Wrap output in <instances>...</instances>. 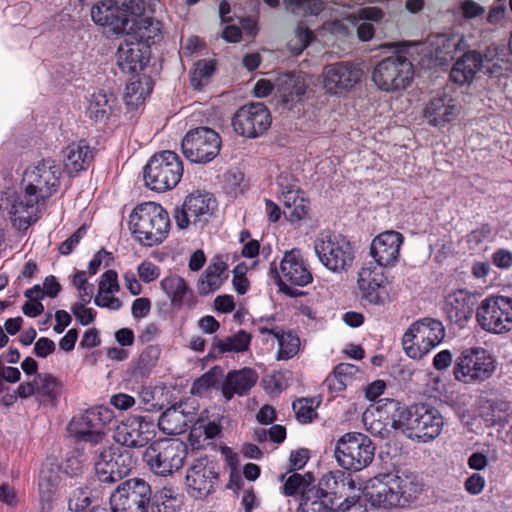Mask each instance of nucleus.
I'll list each match as a JSON object with an SVG mask.
<instances>
[{
	"label": "nucleus",
	"mask_w": 512,
	"mask_h": 512,
	"mask_svg": "<svg viewBox=\"0 0 512 512\" xmlns=\"http://www.w3.org/2000/svg\"><path fill=\"white\" fill-rule=\"evenodd\" d=\"M226 270L224 262L211 263L201 275L197 283V289L200 295H208L218 290L223 284L222 274Z\"/></svg>",
	"instance_id": "obj_38"
},
{
	"label": "nucleus",
	"mask_w": 512,
	"mask_h": 512,
	"mask_svg": "<svg viewBox=\"0 0 512 512\" xmlns=\"http://www.w3.org/2000/svg\"><path fill=\"white\" fill-rule=\"evenodd\" d=\"M482 415L490 425H504L510 415V405L503 400H488L483 406Z\"/></svg>",
	"instance_id": "obj_43"
},
{
	"label": "nucleus",
	"mask_w": 512,
	"mask_h": 512,
	"mask_svg": "<svg viewBox=\"0 0 512 512\" xmlns=\"http://www.w3.org/2000/svg\"><path fill=\"white\" fill-rule=\"evenodd\" d=\"M76 435L81 441L90 447V452L94 455V461L96 460V450H98L99 447L113 445L107 439L106 434L100 429L92 430L77 428Z\"/></svg>",
	"instance_id": "obj_46"
},
{
	"label": "nucleus",
	"mask_w": 512,
	"mask_h": 512,
	"mask_svg": "<svg viewBox=\"0 0 512 512\" xmlns=\"http://www.w3.org/2000/svg\"><path fill=\"white\" fill-rule=\"evenodd\" d=\"M86 234V227H79L68 239H66L60 246L59 252L62 255H69L74 248L80 243L81 239Z\"/></svg>",
	"instance_id": "obj_57"
},
{
	"label": "nucleus",
	"mask_w": 512,
	"mask_h": 512,
	"mask_svg": "<svg viewBox=\"0 0 512 512\" xmlns=\"http://www.w3.org/2000/svg\"><path fill=\"white\" fill-rule=\"evenodd\" d=\"M358 372L359 369L356 365L340 363L334 368L333 372L326 377L324 386L332 393L341 392L352 382Z\"/></svg>",
	"instance_id": "obj_36"
},
{
	"label": "nucleus",
	"mask_w": 512,
	"mask_h": 512,
	"mask_svg": "<svg viewBox=\"0 0 512 512\" xmlns=\"http://www.w3.org/2000/svg\"><path fill=\"white\" fill-rule=\"evenodd\" d=\"M250 342V334L244 330H240L234 335L214 341L208 353V357L217 358L219 355L227 352L240 353L247 351Z\"/></svg>",
	"instance_id": "obj_34"
},
{
	"label": "nucleus",
	"mask_w": 512,
	"mask_h": 512,
	"mask_svg": "<svg viewBox=\"0 0 512 512\" xmlns=\"http://www.w3.org/2000/svg\"><path fill=\"white\" fill-rule=\"evenodd\" d=\"M280 271L282 280L291 285L303 287L312 282V274L298 249L285 252L280 263Z\"/></svg>",
	"instance_id": "obj_27"
},
{
	"label": "nucleus",
	"mask_w": 512,
	"mask_h": 512,
	"mask_svg": "<svg viewBox=\"0 0 512 512\" xmlns=\"http://www.w3.org/2000/svg\"><path fill=\"white\" fill-rule=\"evenodd\" d=\"M158 426L166 434H180L185 427L184 415L174 407L169 408L160 416Z\"/></svg>",
	"instance_id": "obj_45"
},
{
	"label": "nucleus",
	"mask_w": 512,
	"mask_h": 512,
	"mask_svg": "<svg viewBox=\"0 0 512 512\" xmlns=\"http://www.w3.org/2000/svg\"><path fill=\"white\" fill-rule=\"evenodd\" d=\"M414 67L405 56L395 54L379 61L373 69L372 80L382 91L405 89L412 82Z\"/></svg>",
	"instance_id": "obj_12"
},
{
	"label": "nucleus",
	"mask_w": 512,
	"mask_h": 512,
	"mask_svg": "<svg viewBox=\"0 0 512 512\" xmlns=\"http://www.w3.org/2000/svg\"><path fill=\"white\" fill-rule=\"evenodd\" d=\"M485 479L479 473L470 475L464 483L465 490L471 495H479L485 487Z\"/></svg>",
	"instance_id": "obj_60"
},
{
	"label": "nucleus",
	"mask_w": 512,
	"mask_h": 512,
	"mask_svg": "<svg viewBox=\"0 0 512 512\" xmlns=\"http://www.w3.org/2000/svg\"><path fill=\"white\" fill-rule=\"evenodd\" d=\"M91 504V499L88 491L84 489H76L73 496L69 500V507L74 508L76 511L85 510Z\"/></svg>",
	"instance_id": "obj_58"
},
{
	"label": "nucleus",
	"mask_w": 512,
	"mask_h": 512,
	"mask_svg": "<svg viewBox=\"0 0 512 512\" xmlns=\"http://www.w3.org/2000/svg\"><path fill=\"white\" fill-rule=\"evenodd\" d=\"M151 487L143 479L132 478L121 483L110 497L112 512H148Z\"/></svg>",
	"instance_id": "obj_15"
},
{
	"label": "nucleus",
	"mask_w": 512,
	"mask_h": 512,
	"mask_svg": "<svg viewBox=\"0 0 512 512\" xmlns=\"http://www.w3.org/2000/svg\"><path fill=\"white\" fill-rule=\"evenodd\" d=\"M118 110V99L113 92L101 89L94 92L87 107V115L95 122H106Z\"/></svg>",
	"instance_id": "obj_31"
},
{
	"label": "nucleus",
	"mask_w": 512,
	"mask_h": 512,
	"mask_svg": "<svg viewBox=\"0 0 512 512\" xmlns=\"http://www.w3.org/2000/svg\"><path fill=\"white\" fill-rule=\"evenodd\" d=\"M458 113L457 101L443 91L437 93L427 102L423 116L429 125L442 127L454 120Z\"/></svg>",
	"instance_id": "obj_24"
},
{
	"label": "nucleus",
	"mask_w": 512,
	"mask_h": 512,
	"mask_svg": "<svg viewBox=\"0 0 512 512\" xmlns=\"http://www.w3.org/2000/svg\"><path fill=\"white\" fill-rule=\"evenodd\" d=\"M182 152L193 163L212 161L220 152L221 138L209 127H197L189 130L182 139Z\"/></svg>",
	"instance_id": "obj_14"
},
{
	"label": "nucleus",
	"mask_w": 512,
	"mask_h": 512,
	"mask_svg": "<svg viewBox=\"0 0 512 512\" xmlns=\"http://www.w3.org/2000/svg\"><path fill=\"white\" fill-rule=\"evenodd\" d=\"M476 303L475 294L457 289L446 296L443 309L450 323L462 327L471 318Z\"/></svg>",
	"instance_id": "obj_23"
},
{
	"label": "nucleus",
	"mask_w": 512,
	"mask_h": 512,
	"mask_svg": "<svg viewBox=\"0 0 512 512\" xmlns=\"http://www.w3.org/2000/svg\"><path fill=\"white\" fill-rule=\"evenodd\" d=\"M289 4L302 8L311 15H318L323 7L324 0H285Z\"/></svg>",
	"instance_id": "obj_59"
},
{
	"label": "nucleus",
	"mask_w": 512,
	"mask_h": 512,
	"mask_svg": "<svg viewBox=\"0 0 512 512\" xmlns=\"http://www.w3.org/2000/svg\"><path fill=\"white\" fill-rule=\"evenodd\" d=\"M309 210L308 201L304 198L291 204V209L283 210L284 217L291 223L304 219Z\"/></svg>",
	"instance_id": "obj_52"
},
{
	"label": "nucleus",
	"mask_w": 512,
	"mask_h": 512,
	"mask_svg": "<svg viewBox=\"0 0 512 512\" xmlns=\"http://www.w3.org/2000/svg\"><path fill=\"white\" fill-rule=\"evenodd\" d=\"M123 12L129 13L130 21L135 24L136 17L145 10L144 0H115L114 2Z\"/></svg>",
	"instance_id": "obj_53"
},
{
	"label": "nucleus",
	"mask_w": 512,
	"mask_h": 512,
	"mask_svg": "<svg viewBox=\"0 0 512 512\" xmlns=\"http://www.w3.org/2000/svg\"><path fill=\"white\" fill-rule=\"evenodd\" d=\"M137 458L132 450L118 444L96 450L95 472L100 482L114 483L127 476Z\"/></svg>",
	"instance_id": "obj_10"
},
{
	"label": "nucleus",
	"mask_w": 512,
	"mask_h": 512,
	"mask_svg": "<svg viewBox=\"0 0 512 512\" xmlns=\"http://www.w3.org/2000/svg\"><path fill=\"white\" fill-rule=\"evenodd\" d=\"M224 377V370L221 366H214L209 371L197 378L192 385L193 394H202L210 388L221 389V381Z\"/></svg>",
	"instance_id": "obj_44"
},
{
	"label": "nucleus",
	"mask_w": 512,
	"mask_h": 512,
	"mask_svg": "<svg viewBox=\"0 0 512 512\" xmlns=\"http://www.w3.org/2000/svg\"><path fill=\"white\" fill-rule=\"evenodd\" d=\"M218 475L216 463L208 457L195 459L189 466L185 478L188 494L195 499L206 498L215 490Z\"/></svg>",
	"instance_id": "obj_17"
},
{
	"label": "nucleus",
	"mask_w": 512,
	"mask_h": 512,
	"mask_svg": "<svg viewBox=\"0 0 512 512\" xmlns=\"http://www.w3.org/2000/svg\"><path fill=\"white\" fill-rule=\"evenodd\" d=\"M187 457V446L178 439L163 438L152 442L143 460L157 475L166 476L179 470Z\"/></svg>",
	"instance_id": "obj_9"
},
{
	"label": "nucleus",
	"mask_w": 512,
	"mask_h": 512,
	"mask_svg": "<svg viewBox=\"0 0 512 512\" xmlns=\"http://www.w3.org/2000/svg\"><path fill=\"white\" fill-rule=\"evenodd\" d=\"M262 333L272 334L278 341L279 349H278V359L279 360H288L294 357L298 351L300 346V339L297 335L293 334L291 331L283 332L278 331L276 329H266L263 328L261 330Z\"/></svg>",
	"instance_id": "obj_40"
},
{
	"label": "nucleus",
	"mask_w": 512,
	"mask_h": 512,
	"mask_svg": "<svg viewBox=\"0 0 512 512\" xmlns=\"http://www.w3.org/2000/svg\"><path fill=\"white\" fill-rule=\"evenodd\" d=\"M154 433V422L147 416L128 417L117 426L114 434L116 444L123 447L138 448L145 446Z\"/></svg>",
	"instance_id": "obj_20"
},
{
	"label": "nucleus",
	"mask_w": 512,
	"mask_h": 512,
	"mask_svg": "<svg viewBox=\"0 0 512 512\" xmlns=\"http://www.w3.org/2000/svg\"><path fill=\"white\" fill-rule=\"evenodd\" d=\"M77 425L79 428L83 429L99 430L103 423L98 412L95 410H87L79 417Z\"/></svg>",
	"instance_id": "obj_56"
},
{
	"label": "nucleus",
	"mask_w": 512,
	"mask_h": 512,
	"mask_svg": "<svg viewBox=\"0 0 512 512\" xmlns=\"http://www.w3.org/2000/svg\"><path fill=\"white\" fill-rule=\"evenodd\" d=\"M129 16L111 1H99L91 8L92 20L113 34L129 33L133 29Z\"/></svg>",
	"instance_id": "obj_22"
},
{
	"label": "nucleus",
	"mask_w": 512,
	"mask_h": 512,
	"mask_svg": "<svg viewBox=\"0 0 512 512\" xmlns=\"http://www.w3.org/2000/svg\"><path fill=\"white\" fill-rule=\"evenodd\" d=\"M183 505L182 496L172 488H162L151 494V512H179Z\"/></svg>",
	"instance_id": "obj_35"
},
{
	"label": "nucleus",
	"mask_w": 512,
	"mask_h": 512,
	"mask_svg": "<svg viewBox=\"0 0 512 512\" xmlns=\"http://www.w3.org/2000/svg\"><path fill=\"white\" fill-rule=\"evenodd\" d=\"M132 315L135 319L146 317L151 310V301L148 298H137L132 303Z\"/></svg>",
	"instance_id": "obj_63"
},
{
	"label": "nucleus",
	"mask_w": 512,
	"mask_h": 512,
	"mask_svg": "<svg viewBox=\"0 0 512 512\" xmlns=\"http://www.w3.org/2000/svg\"><path fill=\"white\" fill-rule=\"evenodd\" d=\"M183 175V163L173 151L154 154L144 167V181L148 188L165 192L174 188Z\"/></svg>",
	"instance_id": "obj_5"
},
{
	"label": "nucleus",
	"mask_w": 512,
	"mask_h": 512,
	"mask_svg": "<svg viewBox=\"0 0 512 512\" xmlns=\"http://www.w3.org/2000/svg\"><path fill=\"white\" fill-rule=\"evenodd\" d=\"M278 185L281 191V200L284 205V210L291 209L292 203L304 198V192L301 191L295 182H289L287 176L281 175L278 178Z\"/></svg>",
	"instance_id": "obj_49"
},
{
	"label": "nucleus",
	"mask_w": 512,
	"mask_h": 512,
	"mask_svg": "<svg viewBox=\"0 0 512 512\" xmlns=\"http://www.w3.org/2000/svg\"><path fill=\"white\" fill-rule=\"evenodd\" d=\"M280 91L285 102H292L300 98L306 91L304 79L295 74H285L278 79Z\"/></svg>",
	"instance_id": "obj_42"
},
{
	"label": "nucleus",
	"mask_w": 512,
	"mask_h": 512,
	"mask_svg": "<svg viewBox=\"0 0 512 512\" xmlns=\"http://www.w3.org/2000/svg\"><path fill=\"white\" fill-rule=\"evenodd\" d=\"M214 203V199L207 193H191L181 206L174 209L176 226L179 229H186L191 224L203 227L212 215Z\"/></svg>",
	"instance_id": "obj_16"
},
{
	"label": "nucleus",
	"mask_w": 512,
	"mask_h": 512,
	"mask_svg": "<svg viewBox=\"0 0 512 512\" xmlns=\"http://www.w3.org/2000/svg\"><path fill=\"white\" fill-rule=\"evenodd\" d=\"M483 57L475 50L467 51L453 65L450 79L459 85L470 83L482 69Z\"/></svg>",
	"instance_id": "obj_32"
},
{
	"label": "nucleus",
	"mask_w": 512,
	"mask_h": 512,
	"mask_svg": "<svg viewBox=\"0 0 512 512\" xmlns=\"http://www.w3.org/2000/svg\"><path fill=\"white\" fill-rule=\"evenodd\" d=\"M498 366L496 358L484 348H468L456 358L453 374L465 384L480 383L493 376Z\"/></svg>",
	"instance_id": "obj_8"
},
{
	"label": "nucleus",
	"mask_w": 512,
	"mask_h": 512,
	"mask_svg": "<svg viewBox=\"0 0 512 512\" xmlns=\"http://www.w3.org/2000/svg\"><path fill=\"white\" fill-rule=\"evenodd\" d=\"M160 286L171 300V305L174 308L180 309L183 306L193 308L195 306L196 298L193 291L182 277L177 275L165 277Z\"/></svg>",
	"instance_id": "obj_29"
},
{
	"label": "nucleus",
	"mask_w": 512,
	"mask_h": 512,
	"mask_svg": "<svg viewBox=\"0 0 512 512\" xmlns=\"http://www.w3.org/2000/svg\"><path fill=\"white\" fill-rule=\"evenodd\" d=\"M445 337L442 322L435 318H423L410 325L402 338L403 349L413 359H420Z\"/></svg>",
	"instance_id": "obj_7"
},
{
	"label": "nucleus",
	"mask_w": 512,
	"mask_h": 512,
	"mask_svg": "<svg viewBox=\"0 0 512 512\" xmlns=\"http://www.w3.org/2000/svg\"><path fill=\"white\" fill-rule=\"evenodd\" d=\"M386 278L383 273V267L374 262L365 264L358 273V287L362 298L370 304H384L387 292L384 287Z\"/></svg>",
	"instance_id": "obj_21"
},
{
	"label": "nucleus",
	"mask_w": 512,
	"mask_h": 512,
	"mask_svg": "<svg viewBox=\"0 0 512 512\" xmlns=\"http://www.w3.org/2000/svg\"><path fill=\"white\" fill-rule=\"evenodd\" d=\"M100 292H105L106 294H112L119 290L118 277L117 273L114 270H108L102 274L99 281Z\"/></svg>",
	"instance_id": "obj_55"
},
{
	"label": "nucleus",
	"mask_w": 512,
	"mask_h": 512,
	"mask_svg": "<svg viewBox=\"0 0 512 512\" xmlns=\"http://www.w3.org/2000/svg\"><path fill=\"white\" fill-rule=\"evenodd\" d=\"M150 47L142 41L120 43L117 53V65L124 73H135L142 70L149 60Z\"/></svg>",
	"instance_id": "obj_26"
},
{
	"label": "nucleus",
	"mask_w": 512,
	"mask_h": 512,
	"mask_svg": "<svg viewBox=\"0 0 512 512\" xmlns=\"http://www.w3.org/2000/svg\"><path fill=\"white\" fill-rule=\"evenodd\" d=\"M403 240V235L397 231H386L379 234L370 246V255L373 257L374 263L383 268L394 265L398 260Z\"/></svg>",
	"instance_id": "obj_25"
},
{
	"label": "nucleus",
	"mask_w": 512,
	"mask_h": 512,
	"mask_svg": "<svg viewBox=\"0 0 512 512\" xmlns=\"http://www.w3.org/2000/svg\"><path fill=\"white\" fill-rule=\"evenodd\" d=\"M318 406L319 401L315 398H301L292 405L296 419L303 424L310 423L317 417Z\"/></svg>",
	"instance_id": "obj_48"
},
{
	"label": "nucleus",
	"mask_w": 512,
	"mask_h": 512,
	"mask_svg": "<svg viewBox=\"0 0 512 512\" xmlns=\"http://www.w3.org/2000/svg\"><path fill=\"white\" fill-rule=\"evenodd\" d=\"M73 285L78 289L81 301L85 304L89 303L93 296L94 287L87 282L84 271H77L75 273Z\"/></svg>",
	"instance_id": "obj_51"
},
{
	"label": "nucleus",
	"mask_w": 512,
	"mask_h": 512,
	"mask_svg": "<svg viewBox=\"0 0 512 512\" xmlns=\"http://www.w3.org/2000/svg\"><path fill=\"white\" fill-rule=\"evenodd\" d=\"M257 379V373L250 368L231 371L222 382V394L227 400L232 399L235 394L245 395L256 384Z\"/></svg>",
	"instance_id": "obj_30"
},
{
	"label": "nucleus",
	"mask_w": 512,
	"mask_h": 512,
	"mask_svg": "<svg viewBox=\"0 0 512 512\" xmlns=\"http://www.w3.org/2000/svg\"><path fill=\"white\" fill-rule=\"evenodd\" d=\"M334 452L342 468L360 471L373 461L375 446L367 435L350 432L337 440Z\"/></svg>",
	"instance_id": "obj_11"
},
{
	"label": "nucleus",
	"mask_w": 512,
	"mask_h": 512,
	"mask_svg": "<svg viewBox=\"0 0 512 512\" xmlns=\"http://www.w3.org/2000/svg\"><path fill=\"white\" fill-rule=\"evenodd\" d=\"M215 66L212 60H199L194 69L190 73V83L195 90H202L203 86L208 83Z\"/></svg>",
	"instance_id": "obj_47"
},
{
	"label": "nucleus",
	"mask_w": 512,
	"mask_h": 512,
	"mask_svg": "<svg viewBox=\"0 0 512 512\" xmlns=\"http://www.w3.org/2000/svg\"><path fill=\"white\" fill-rule=\"evenodd\" d=\"M337 509L345 511L348 506L338 503L333 493L313 487L302 492L297 512H332Z\"/></svg>",
	"instance_id": "obj_28"
},
{
	"label": "nucleus",
	"mask_w": 512,
	"mask_h": 512,
	"mask_svg": "<svg viewBox=\"0 0 512 512\" xmlns=\"http://www.w3.org/2000/svg\"><path fill=\"white\" fill-rule=\"evenodd\" d=\"M152 91V82L150 78L130 81L126 85L124 102L129 109L138 108L145 101L146 97Z\"/></svg>",
	"instance_id": "obj_39"
},
{
	"label": "nucleus",
	"mask_w": 512,
	"mask_h": 512,
	"mask_svg": "<svg viewBox=\"0 0 512 512\" xmlns=\"http://www.w3.org/2000/svg\"><path fill=\"white\" fill-rule=\"evenodd\" d=\"M37 398L40 401L55 403L62 392V382L49 373H39L35 376Z\"/></svg>",
	"instance_id": "obj_37"
},
{
	"label": "nucleus",
	"mask_w": 512,
	"mask_h": 512,
	"mask_svg": "<svg viewBox=\"0 0 512 512\" xmlns=\"http://www.w3.org/2000/svg\"><path fill=\"white\" fill-rule=\"evenodd\" d=\"M492 261L498 268L508 269L512 266V252L506 249H499L493 254Z\"/></svg>",
	"instance_id": "obj_64"
},
{
	"label": "nucleus",
	"mask_w": 512,
	"mask_h": 512,
	"mask_svg": "<svg viewBox=\"0 0 512 512\" xmlns=\"http://www.w3.org/2000/svg\"><path fill=\"white\" fill-rule=\"evenodd\" d=\"M159 274V268L152 262L145 261L138 266V275L145 283L155 280Z\"/></svg>",
	"instance_id": "obj_61"
},
{
	"label": "nucleus",
	"mask_w": 512,
	"mask_h": 512,
	"mask_svg": "<svg viewBox=\"0 0 512 512\" xmlns=\"http://www.w3.org/2000/svg\"><path fill=\"white\" fill-rule=\"evenodd\" d=\"M322 77L327 93L344 95L360 81L362 70L354 63L341 61L326 65Z\"/></svg>",
	"instance_id": "obj_19"
},
{
	"label": "nucleus",
	"mask_w": 512,
	"mask_h": 512,
	"mask_svg": "<svg viewBox=\"0 0 512 512\" xmlns=\"http://www.w3.org/2000/svg\"><path fill=\"white\" fill-rule=\"evenodd\" d=\"M92 158V150L84 140L72 143L63 150L64 169L70 175L85 170Z\"/></svg>",
	"instance_id": "obj_33"
},
{
	"label": "nucleus",
	"mask_w": 512,
	"mask_h": 512,
	"mask_svg": "<svg viewBox=\"0 0 512 512\" xmlns=\"http://www.w3.org/2000/svg\"><path fill=\"white\" fill-rule=\"evenodd\" d=\"M271 125L269 110L262 103L242 106L232 118L234 131L247 138L262 135Z\"/></svg>",
	"instance_id": "obj_18"
},
{
	"label": "nucleus",
	"mask_w": 512,
	"mask_h": 512,
	"mask_svg": "<svg viewBox=\"0 0 512 512\" xmlns=\"http://www.w3.org/2000/svg\"><path fill=\"white\" fill-rule=\"evenodd\" d=\"M459 10L465 20L483 17L486 12L485 7L473 0H462Z\"/></svg>",
	"instance_id": "obj_54"
},
{
	"label": "nucleus",
	"mask_w": 512,
	"mask_h": 512,
	"mask_svg": "<svg viewBox=\"0 0 512 512\" xmlns=\"http://www.w3.org/2000/svg\"><path fill=\"white\" fill-rule=\"evenodd\" d=\"M479 326L491 333H504L512 329V298L506 296H489L485 298L476 311Z\"/></svg>",
	"instance_id": "obj_13"
},
{
	"label": "nucleus",
	"mask_w": 512,
	"mask_h": 512,
	"mask_svg": "<svg viewBox=\"0 0 512 512\" xmlns=\"http://www.w3.org/2000/svg\"><path fill=\"white\" fill-rule=\"evenodd\" d=\"M61 170L55 160L42 159L29 166L23 175V193L11 205L10 215L13 226L26 231L39 218V207L44 205L60 185Z\"/></svg>",
	"instance_id": "obj_1"
},
{
	"label": "nucleus",
	"mask_w": 512,
	"mask_h": 512,
	"mask_svg": "<svg viewBox=\"0 0 512 512\" xmlns=\"http://www.w3.org/2000/svg\"><path fill=\"white\" fill-rule=\"evenodd\" d=\"M314 251L319 261L330 271H346L353 264V246L342 234L327 230L320 232L314 241Z\"/></svg>",
	"instance_id": "obj_6"
},
{
	"label": "nucleus",
	"mask_w": 512,
	"mask_h": 512,
	"mask_svg": "<svg viewBox=\"0 0 512 512\" xmlns=\"http://www.w3.org/2000/svg\"><path fill=\"white\" fill-rule=\"evenodd\" d=\"M463 42L458 35H438L433 42V53L437 60L446 62L452 60Z\"/></svg>",
	"instance_id": "obj_41"
},
{
	"label": "nucleus",
	"mask_w": 512,
	"mask_h": 512,
	"mask_svg": "<svg viewBox=\"0 0 512 512\" xmlns=\"http://www.w3.org/2000/svg\"><path fill=\"white\" fill-rule=\"evenodd\" d=\"M312 480L313 478L310 473H307L305 475L293 473L285 480L284 485L282 487L283 493L286 496H293L298 491H301L302 493L303 491H305L304 488L309 486Z\"/></svg>",
	"instance_id": "obj_50"
},
{
	"label": "nucleus",
	"mask_w": 512,
	"mask_h": 512,
	"mask_svg": "<svg viewBox=\"0 0 512 512\" xmlns=\"http://www.w3.org/2000/svg\"><path fill=\"white\" fill-rule=\"evenodd\" d=\"M171 222L168 212L155 202L137 205L129 217V228L142 245L152 247L168 236Z\"/></svg>",
	"instance_id": "obj_4"
},
{
	"label": "nucleus",
	"mask_w": 512,
	"mask_h": 512,
	"mask_svg": "<svg viewBox=\"0 0 512 512\" xmlns=\"http://www.w3.org/2000/svg\"><path fill=\"white\" fill-rule=\"evenodd\" d=\"M389 407L395 410L392 415V426L407 432L410 438H418L423 442L437 438L444 427V418L440 411L426 403L410 407H400V403L389 400Z\"/></svg>",
	"instance_id": "obj_3"
},
{
	"label": "nucleus",
	"mask_w": 512,
	"mask_h": 512,
	"mask_svg": "<svg viewBox=\"0 0 512 512\" xmlns=\"http://www.w3.org/2000/svg\"><path fill=\"white\" fill-rule=\"evenodd\" d=\"M84 304L83 302L82 304H75L72 312L82 325H88L94 321L95 312L91 308H86Z\"/></svg>",
	"instance_id": "obj_62"
},
{
	"label": "nucleus",
	"mask_w": 512,
	"mask_h": 512,
	"mask_svg": "<svg viewBox=\"0 0 512 512\" xmlns=\"http://www.w3.org/2000/svg\"><path fill=\"white\" fill-rule=\"evenodd\" d=\"M422 491L412 474H381L372 478L365 488V496L374 507H405Z\"/></svg>",
	"instance_id": "obj_2"
}]
</instances>
